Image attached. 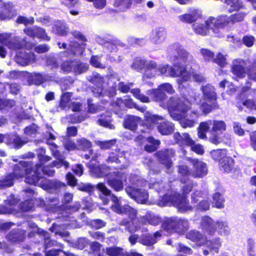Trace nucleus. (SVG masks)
Here are the masks:
<instances>
[{
	"label": "nucleus",
	"mask_w": 256,
	"mask_h": 256,
	"mask_svg": "<svg viewBox=\"0 0 256 256\" xmlns=\"http://www.w3.org/2000/svg\"><path fill=\"white\" fill-rule=\"evenodd\" d=\"M173 48H176L177 56L171 58L170 61L174 66L168 64L158 65L152 60H144V76L148 78L154 77L156 75L162 74L172 78L180 77L177 80L178 88L180 92L185 88L184 83L190 81L192 78L198 82L204 80V77L198 74L192 68L190 64H194V60L190 53L184 50L178 44H175L169 48V51L172 52Z\"/></svg>",
	"instance_id": "obj_1"
},
{
	"label": "nucleus",
	"mask_w": 256,
	"mask_h": 256,
	"mask_svg": "<svg viewBox=\"0 0 256 256\" xmlns=\"http://www.w3.org/2000/svg\"><path fill=\"white\" fill-rule=\"evenodd\" d=\"M196 100L195 96H190L182 98L172 96L168 100L166 106L160 104V106L166 108L172 118L180 121L182 127L190 128L197 123L200 116V112L192 107V102Z\"/></svg>",
	"instance_id": "obj_2"
},
{
	"label": "nucleus",
	"mask_w": 256,
	"mask_h": 256,
	"mask_svg": "<svg viewBox=\"0 0 256 256\" xmlns=\"http://www.w3.org/2000/svg\"><path fill=\"white\" fill-rule=\"evenodd\" d=\"M54 171L48 166L42 168L41 164L35 165L30 175L26 177L25 182L30 184L38 186L42 189L50 192H53L54 190H57L66 186L64 183L58 180H50L42 177V175L53 176Z\"/></svg>",
	"instance_id": "obj_3"
},
{
	"label": "nucleus",
	"mask_w": 256,
	"mask_h": 256,
	"mask_svg": "<svg viewBox=\"0 0 256 256\" xmlns=\"http://www.w3.org/2000/svg\"><path fill=\"white\" fill-rule=\"evenodd\" d=\"M111 200L114 202L112 206V210L118 214H125L128 215L132 220L128 222L126 220H122L120 222V226H126V230L130 232H136L142 229V232H146L147 228L145 227H141L140 224H136L137 210L128 205L121 206L120 198H118L114 194L110 195Z\"/></svg>",
	"instance_id": "obj_4"
},
{
	"label": "nucleus",
	"mask_w": 256,
	"mask_h": 256,
	"mask_svg": "<svg viewBox=\"0 0 256 256\" xmlns=\"http://www.w3.org/2000/svg\"><path fill=\"white\" fill-rule=\"evenodd\" d=\"M154 202L160 206L172 205L182 212H190L193 209L192 206L190 205L186 196L180 195L174 190L168 192L163 197L160 196Z\"/></svg>",
	"instance_id": "obj_5"
},
{
	"label": "nucleus",
	"mask_w": 256,
	"mask_h": 256,
	"mask_svg": "<svg viewBox=\"0 0 256 256\" xmlns=\"http://www.w3.org/2000/svg\"><path fill=\"white\" fill-rule=\"evenodd\" d=\"M32 164L29 162L20 161L16 164L14 168L12 173H10L0 179V188L12 186L15 180H20L25 176H28V172Z\"/></svg>",
	"instance_id": "obj_6"
},
{
	"label": "nucleus",
	"mask_w": 256,
	"mask_h": 256,
	"mask_svg": "<svg viewBox=\"0 0 256 256\" xmlns=\"http://www.w3.org/2000/svg\"><path fill=\"white\" fill-rule=\"evenodd\" d=\"M144 120L146 125L150 127L152 124H157V130L162 135H168L174 130V126L172 122L163 120V118L158 116L153 115L149 112H146L144 114Z\"/></svg>",
	"instance_id": "obj_7"
},
{
	"label": "nucleus",
	"mask_w": 256,
	"mask_h": 256,
	"mask_svg": "<svg viewBox=\"0 0 256 256\" xmlns=\"http://www.w3.org/2000/svg\"><path fill=\"white\" fill-rule=\"evenodd\" d=\"M163 228L168 233L176 232L183 234L189 228L188 220L178 217L167 218L162 224Z\"/></svg>",
	"instance_id": "obj_8"
},
{
	"label": "nucleus",
	"mask_w": 256,
	"mask_h": 256,
	"mask_svg": "<svg viewBox=\"0 0 256 256\" xmlns=\"http://www.w3.org/2000/svg\"><path fill=\"white\" fill-rule=\"evenodd\" d=\"M47 129L48 136V137L47 140V144L50 146V150L52 151L54 156L58 160L52 162L51 167L56 166L59 168L62 166H64L65 168H67L69 167V163L64 160L63 156H62L57 150V145L52 142V140L56 138L50 132V130H52L50 127H48Z\"/></svg>",
	"instance_id": "obj_9"
},
{
	"label": "nucleus",
	"mask_w": 256,
	"mask_h": 256,
	"mask_svg": "<svg viewBox=\"0 0 256 256\" xmlns=\"http://www.w3.org/2000/svg\"><path fill=\"white\" fill-rule=\"evenodd\" d=\"M231 22L230 16L226 14H222L217 18L210 17L206 20V25L218 36H222L221 30Z\"/></svg>",
	"instance_id": "obj_10"
},
{
	"label": "nucleus",
	"mask_w": 256,
	"mask_h": 256,
	"mask_svg": "<svg viewBox=\"0 0 256 256\" xmlns=\"http://www.w3.org/2000/svg\"><path fill=\"white\" fill-rule=\"evenodd\" d=\"M212 156L214 160H220V168L221 171L230 172L233 168L234 160L230 157L224 156L225 150H216L213 151Z\"/></svg>",
	"instance_id": "obj_11"
},
{
	"label": "nucleus",
	"mask_w": 256,
	"mask_h": 256,
	"mask_svg": "<svg viewBox=\"0 0 256 256\" xmlns=\"http://www.w3.org/2000/svg\"><path fill=\"white\" fill-rule=\"evenodd\" d=\"M126 176L125 174L117 172L109 173L106 181L108 184L116 192L121 191L124 188V182L126 181Z\"/></svg>",
	"instance_id": "obj_12"
},
{
	"label": "nucleus",
	"mask_w": 256,
	"mask_h": 256,
	"mask_svg": "<svg viewBox=\"0 0 256 256\" xmlns=\"http://www.w3.org/2000/svg\"><path fill=\"white\" fill-rule=\"evenodd\" d=\"M128 195L135 200L138 203L146 204L148 198V194L144 189L136 188L132 186L126 188Z\"/></svg>",
	"instance_id": "obj_13"
},
{
	"label": "nucleus",
	"mask_w": 256,
	"mask_h": 256,
	"mask_svg": "<svg viewBox=\"0 0 256 256\" xmlns=\"http://www.w3.org/2000/svg\"><path fill=\"white\" fill-rule=\"evenodd\" d=\"M193 169L191 172V176L194 178H201L205 176L208 172L206 164L202 161L196 159H192Z\"/></svg>",
	"instance_id": "obj_14"
},
{
	"label": "nucleus",
	"mask_w": 256,
	"mask_h": 256,
	"mask_svg": "<svg viewBox=\"0 0 256 256\" xmlns=\"http://www.w3.org/2000/svg\"><path fill=\"white\" fill-rule=\"evenodd\" d=\"M89 80L94 84L96 87L94 88L92 92L96 96H100L104 95V91L102 88L104 84V78L98 73H94L90 76Z\"/></svg>",
	"instance_id": "obj_15"
},
{
	"label": "nucleus",
	"mask_w": 256,
	"mask_h": 256,
	"mask_svg": "<svg viewBox=\"0 0 256 256\" xmlns=\"http://www.w3.org/2000/svg\"><path fill=\"white\" fill-rule=\"evenodd\" d=\"M26 77H28V82L30 85L32 84L40 85L44 82L52 81L54 80V78L53 76L36 72L32 74L27 73Z\"/></svg>",
	"instance_id": "obj_16"
},
{
	"label": "nucleus",
	"mask_w": 256,
	"mask_h": 256,
	"mask_svg": "<svg viewBox=\"0 0 256 256\" xmlns=\"http://www.w3.org/2000/svg\"><path fill=\"white\" fill-rule=\"evenodd\" d=\"M158 160L164 164L166 168H170L172 164V158L174 156V152L172 150L166 149L159 151L156 154Z\"/></svg>",
	"instance_id": "obj_17"
},
{
	"label": "nucleus",
	"mask_w": 256,
	"mask_h": 256,
	"mask_svg": "<svg viewBox=\"0 0 256 256\" xmlns=\"http://www.w3.org/2000/svg\"><path fill=\"white\" fill-rule=\"evenodd\" d=\"M201 16V12L198 9L190 8L188 13L180 15L178 16L179 20L185 23H192L196 21Z\"/></svg>",
	"instance_id": "obj_18"
},
{
	"label": "nucleus",
	"mask_w": 256,
	"mask_h": 256,
	"mask_svg": "<svg viewBox=\"0 0 256 256\" xmlns=\"http://www.w3.org/2000/svg\"><path fill=\"white\" fill-rule=\"evenodd\" d=\"M36 60L35 54L32 52H21L18 54L16 58V62L22 66L34 63Z\"/></svg>",
	"instance_id": "obj_19"
},
{
	"label": "nucleus",
	"mask_w": 256,
	"mask_h": 256,
	"mask_svg": "<svg viewBox=\"0 0 256 256\" xmlns=\"http://www.w3.org/2000/svg\"><path fill=\"white\" fill-rule=\"evenodd\" d=\"M166 38V32L163 28H158L152 30L150 36V41L154 44H160L163 43Z\"/></svg>",
	"instance_id": "obj_20"
},
{
	"label": "nucleus",
	"mask_w": 256,
	"mask_h": 256,
	"mask_svg": "<svg viewBox=\"0 0 256 256\" xmlns=\"http://www.w3.org/2000/svg\"><path fill=\"white\" fill-rule=\"evenodd\" d=\"M138 221L142 225L149 224L152 226H156L161 222V218L158 216L154 213L148 212L144 216L138 218Z\"/></svg>",
	"instance_id": "obj_21"
},
{
	"label": "nucleus",
	"mask_w": 256,
	"mask_h": 256,
	"mask_svg": "<svg viewBox=\"0 0 256 256\" xmlns=\"http://www.w3.org/2000/svg\"><path fill=\"white\" fill-rule=\"evenodd\" d=\"M24 33L32 37H36L44 40H49L50 37L47 36L45 30L41 28H27L24 30Z\"/></svg>",
	"instance_id": "obj_22"
},
{
	"label": "nucleus",
	"mask_w": 256,
	"mask_h": 256,
	"mask_svg": "<svg viewBox=\"0 0 256 256\" xmlns=\"http://www.w3.org/2000/svg\"><path fill=\"white\" fill-rule=\"evenodd\" d=\"M105 252L109 256H140L137 252H126L122 248L117 246L106 248Z\"/></svg>",
	"instance_id": "obj_23"
},
{
	"label": "nucleus",
	"mask_w": 256,
	"mask_h": 256,
	"mask_svg": "<svg viewBox=\"0 0 256 256\" xmlns=\"http://www.w3.org/2000/svg\"><path fill=\"white\" fill-rule=\"evenodd\" d=\"M200 226L210 235L214 234L216 231V222L208 216H205L202 218Z\"/></svg>",
	"instance_id": "obj_24"
},
{
	"label": "nucleus",
	"mask_w": 256,
	"mask_h": 256,
	"mask_svg": "<svg viewBox=\"0 0 256 256\" xmlns=\"http://www.w3.org/2000/svg\"><path fill=\"white\" fill-rule=\"evenodd\" d=\"M26 232L20 228H16L11 230L6 236V238L10 242H22L26 237Z\"/></svg>",
	"instance_id": "obj_25"
},
{
	"label": "nucleus",
	"mask_w": 256,
	"mask_h": 256,
	"mask_svg": "<svg viewBox=\"0 0 256 256\" xmlns=\"http://www.w3.org/2000/svg\"><path fill=\"white\" fill-rule=\"evenodd\" d=\"M162 232L161 230L156 232L153 235L149 234L142 236L140 242L143 244L151 246L156 244L162 237Z\"/></svg>",
	"instance_id": "obj_26"
},
{
	"label": "nucleus",
	"mask_w": 256,
	"mask_h": 256,
	"mask_svg": "<svg viewBox=\"0 0 256 256\" xmlns=\"http://www.w3.org/2000/svg\"><path fill=\"white\" fill-rule=\"evenodd\" d=\"M246 62L242 59H236L233 62L232 72L234 74L239 78L243 77L245 74L244 66H246Z\"/></svg>",
	"instance_id": "obj_27"
},
{
	"label": "nucleus",
	"mask_w": 256,
	"mask_h": 256,
	"mask_svg": "<svg viewBox=\"0 0 256 256\" xmlns=\"http://www.w3.org/2000/svg\"><path fill=\"white\" fill-rule=\"evenodd\" d=\"M201 90L203 93L204 98L210 102H216L217 99L216 94L214 87L210 84L202 86Z\"/></svg>",
	"instance_id": "obj_28"
},
{
	"label": "nucleus",
	"mask_w": 256,
	"mask_h": 256,
	"mask_svg": "<svg viewBox=\"0 0 256 256\" xmlns=\"http://www.w3.org/2000/svg\"><path fill=\"white\" fill-rule=\"evenodd\" d=\"M186 238L200 246L204 245L206 242V238L196 230L190 231L186 234Z\"/></svg>",
	"instance_id": "obj_29"
},
{
	"label": "nucleus",
	"mask_w": 256,
	"mask_h": 256,
	"mask_svg": "<svg viewBox=\"0 0 256 256\" xmlns=\"http://www.w3.org/2000/svg\"><path fill=\"white\" fill-rule=\"evenodd\" d=\"M98 42L106 47L110 52H116L118 50V46L124 47V44L120 40L114 39L110 41H108L103 39H99Z\"/></svg>",
	"instance_id": "obj_30"
},
{
	"label": "nucleus",
	"mask_w": 256,
	"mask_h": 256,
	"mask_svg": "<svg viewBox=\"0 0 256 256\" xmlns=\"http://www.w3.org/2000/svg\"><path fill=\"white\" fill-rule=\"evenodd\" d=\"M90 172L96 177H103L107 176V172L108 170V167L105 166H99L96 164H91L89 166Z\"/></svg>",
	"instance_id": "obj_31"
},
{
	"label": "nucleus",
	"mask_w": 256,
	"mask_h": 256,
	"mask_svg": "<svg viewBox=\"0 0 256 256\" xmlns=\"http://www.w3.org/2000/svg\"><path fill=\"white\" fill-rule=\"evenodd\" d=\"M142 122V118L138 116H129L125 120L124 126L126 128L134 131L136 129L138 124Z\"/></svg>",
	"instance_id": "obj_32"
},
{
	"label": "nucleus",
	"mask_w": 256,
	"mask_h": 256,
	"mask_svg": "<svg viewBox=\"0 0 256 256\" xmlns=\"http://www.w3.org/2000/svg\"><path fill=\"white\" fill-rule=\"evenodd\" d=\"M16 14L12 4H5L0 12V20L10 19Z\"/></svg>",
	"instance_id": "obj_33"
},
{
	"label": "nucleus",
	"mask_w": 256,
	"mask_h": 256,
	"mask_svg": "<svg viewBox=\"0 0 256 256\" xmlns=\"http://www.w3.org/2000/svg\"><path fill=\"white\" fill-rule=\"evenodd\" d=\"M216 230L222 236H226L230 234V228L227 222L222 220L216 222Z\"/></svg>",
	"instance_id": "obj_34"
},
{
	"label": "nucleus",
	"mask_w": 256,
	"mask_h": 256,
	"mask_svg": "<svg viewBox=\"0 0 256 256\" xmlns=\"http://www.w3.org/2000/svg\"><path fill=\"white\" fill-rule=\"evenodd\" d=\"M147 94L151 96L154 100L156 102H162L167 98L166 94L160 89L159 86L158 88L148 90Z\"/></svg>",
	"instance_id": "obj_35"
},
{
	"label": "nucleus",
	"mask_w": 256,
	"mask_h": 256,
	"mask_svg": "<svg viewBox=\"0 0 256 256\" xmlns=\"http://www.w3.org/2000/svg\"><path fill=\"white\" fill-rule=\"evenodd\" d=\"M148 186L150 188L154 189L156 190V192L158 193L160 192H164L166 190L167 191L166 193L164 195V196L168 192H170L172 190H174L173 188H170L169 190V187L170 186L167 184L166 186V184L162 182H150L148 184Z\"/></svg>",
	"instance_id": "obj_36"
},
{
	"label": "nucleus",
	"mask_w": 256,
	"mask_h": 256,
	"mask_svg": "<svg viewBox=\"0 0 256 256\" xmlns=\"http://www.w3.org/2000/svg\"><path fill=\"white\" fill-rule=\"evenodd\" d=\"M178 178L181 182H186L188 181L189 178L188 176L191 175V172L188 169L187 166L185 164H180L178 166Z\"/></svg>",
	"instance_id": "obj_37"
},
{
	"label": "nucleus",
	"mask_w": 256,
	"mask_h": 256,
	"mask_svg": "<svg viewBox=\"0 0 256 256\" xmlns=\"http://www.w3.org/2000/svg\"><path fill=\"white\" fill-rule=\"evenodd\" d=\"M204 245H206L210 251L218 253L219 248L222 246L221 240L218 237L211 240H208L206 239V242Z\"/></svg>",
	"instance_id": "obj_38"
},
{
	"label": "nucleus",
	"mask_w": 256,
	"mask_h": 256,
	"mask_svg": "<svg viewBox=\"0 0 256 256\" xmlns=\"http://www.w3.org/2000/svg\"><path fill=\"white\" fill-rule=\"evenodd\" d=\"M25 43L24 40H20L18 37H14L10 38L6 45L9 48L15 50L23 48Z\"/></svg>",
	"instance_id": "obj_39"
},
{
	"label": "nucleus",
	"mask_w": 256,
	"mask_h": 256,
	"mask_svg": "<svg viewBox=\"0 0 256 256\" xmlns=\"http://www.w3.org/2000/svg\"><path fill=\"white\" fill-rule=\"evenodd\" d=\"M212 124V120L202 122L200 124L198 128V136L199 138L204 139L206 138V133L210 130Z\"/></svg>",
	"instance_id": "obj_40"
},
{
	"label": "nucleus",
	"mask_w": 256,
	"mask_h": 256,
	"mask_svg": "<svg viewBox=\"0 0 256 256\" xmlns=\"http://www.w3.org/2000/svg\"><path fill=\"white\" fill-rule=\"evenodd\" d=\"M224 2L229 7L228 10L230 12L244 8V6L240 0H225Z\"/></svg>",
	"instance_id": "obj_41"
},
{
	"label": "nucleus",
	"mask_w": 256,
	"mask_h": 256,
	"mask_svg": "<svg viewBox=\"0 0 256 256\" xmlns=\"http://www.w3.org/2000/svg\"><path fill=\"white\" fill-rule=\"evenodd\" d=\"M146 141L148 144L145 146L144 149L148 152H153L156 150L160 144V140L154 139L153 137L147 138Z\"/></svg>",
	"instance_id": "obj_42"
},
{
	"label": "nucleus",
	"mask_w": 256,
	"mask_h": 256,
	"mask_svg": "<svg viewBox=\"0 0 256 256\" xmlns=\"http://www.w3.org/2000/svg\"><path fill=\"white\" fill-rule=\"evenodd\" d=\"M211 132L222 133L226 130V124L224 121L218 120H212Z\"/></svg>",
	"instance_id": "obj_43"
},
{
	"label": "nucleus",
	"mask_w": 256,
	"mask_h": 256,
	"mask_svg": "<svg viewBox=\"0 0 256 256\" xmlns=\"http://www.w3.org/2000/svg\"><path fill=\"white\" fill-rule=\"evenodd\" d=\"M66 24L62 22H56L53 26V32L60 36H64L68 32Z\"/></svg>",
	"instance_id": "obj_44"
},
{
	"label": "nucleus",
	"mask_w": 256,
	"mask_h": 256,
	"mask_svg": "<svg viewBox=\"0 0 256 256\" xmlns=\"http://www.w3.org/2000/svg\"><path fill=\"white\" fill-rule=\"evenodd\" d=\"M254 92H252L250 94V92H247L245 93L243 96H242V90H241V92L240 95V98L242 100V105L244 106H246V108H250V109H254L256 110V104L254 102L250 100H244V99L246 98H247L248 96L251 95L252 96H253Z\"/></svg>",
	"instance_id": "obj_45"
},
{
	"label": "nucleus",
	"mask_w": 256,
	"mask_h": 256,
	"mask_svg": "<svg viewBox=\"0 0 256 256\" xmlns=\"http://www.w3.org/2000/svg\"><path fill=\"white\" fill-rule=\"evenodd\" d=\"M192 28L194 31L198 34L202 36H206L208 34L209 30H211L206 24L196 23L192 25Z\"/></svg>",
	"instance_id": "obj_46"
},
{
	"label": "nucleus",
	"mask_w": 256,
	"mask_h": 256,
	"mask_svg": "<svg viewBox=\"0 0 256 256\" xmlns=\"http://www.w3.org/2000/svg\"><path fill=\"white\" fill-rule=\"evenodd\" d=\"M72 96V93L64 92L61 96L59 106L62 110H64L70 105V100Z\"/></svg>",
	"instance_id": "obj_47"
},
{
	"label": "nucleus",
	"mask_w": 256,
	"mask_h": 256,
	"mask_svg": "<svg viewBox=\"0 0 256 256\" xmlns=\"http://www.w3.org/2000/svg\"><path fill=\"white\" fill-rule=\"evenodd\" d=\"M212 204L218 208H222L224 207V200L222 194L219 192H216L214 194L212 197Z\"/></svg>",
	"instance_id": "obj_48"
},
{
	"label": "nucleus",
	"mask_w": 256,
	"mask_h": 256,
	"mask_svg": "<svg viewBox=\"0 0 256 256\" xmlns=\"http://www.w3.org/2000/svg\"><path fill=\"white\" fill-rule=\"evenodd\" d=\"M131 4V0H115L113 6L120 11H124L128 9Z\"/></svg>",
	"instance_id": "obj_49"
},
{
	"label": "nucleus",
	"mask_w": 256,
	"mask_h": 256,
	"mask_svg": "<svg viewBox=\"0 0 256 256\" xmlns=\"http://www.w3.org/2000/svg\"><path fill=\"white\" fill-rule=\"evenodd\" d=\"M130 92L132 94L133 96L142 102L148 103L150 102V98L148 96L142 94L140 92V90L138 88L132 89L130 90Z\"/></svg>",
	"instance_id": "obj_50"
},
{
	"label": "nucleus",
	"mask_w": 256,
	"mask_h": 256,
	"mask_svg": "<svg viewBox=\"0 0 256 256\" xmlns=\"http://www.w3.org/2000/svg\"><path fill=\"white\" fill-rule=\"evenodd\" d=\"M50 230L54 232L56 235H59L60 237L63 238L64 240L69 242V240L66 238L69 236V232L67 231H60V226L56 224H53L52 226L50 228Z\"/></svg>",
	"instance_id": "obj_51"
},
{
	"label": "nucleus",
	"mask_w": 256,
	"mask_h": 256,
	"mask_svg": "<svg viewBox=\"0 0 256 256\" xmlns=\"http://www.w3.org/2000/svg\"><path fill=\"white\" fill-rule=\"evenodd\" d=\"M9 138V142L13 144L14 146L16 148H20L23 144L27 142V141L22 140L16 134L10 136Z\"/></svg>",
	"instance_id": "obj_52"
},
{
	"label": "nucleus",
	"mask_w": 256,
	"mask_h": 256,
	"mask_svg": "<svg viewBox=\"0 0 256 256\" xmlns=\"http://www.w3.org/2000/svg\"><path fill=\"white\" fill-rule=\"evenodd\" d=\"M122 154V153H120L118 154H118L114 152H111L109 156L106 160V162L108 163H112L116 162V164L121 163L123 162V160H124V158H122L121 155Z\"/></svg>",
	"instance_id": "obj_53"
},
{
	"label": "nucleus",
	"mask_w": 256,
	"mask_h": 256,
	"mask_svg": "<svg viewBox=\"0 0 256 256\" xmlns=\"http://www.w3.org/2000/svg\"><path fill=\"white\" fill-rule=\"evenodd\" d=\"M98 124L102 126L108 128L110 129H114V126L110 124V117L106 116L104 115H102L98 121Z\"/></svg>",
	"instance_id": "obj_54"
},
{
	"label": "nucleus",
	"mask_w": 256,
	"mask_h": 256,
	"mask_svg": "<svg viewBox=\"0 0 256 256\" xmlns=\"http://www.w3.org/2000/svg\"><path fill=\"white\" fill-rule=\"evenodd\" d=\"M88 240L86 238H80L76 241L72 242V246L80 250H82L88 244Z\"/></svg>",
	"instance_id": "obj_55"
},
{
	"label": "nucleus",
	"mask_w": 256,
	"mask_h": 256,
	"mask_svg": "<svg viewBox=\"0 0 256 256\" xmlns=\"http://www.w3.org/2000/svg\"><path fill=\"white\" fill-rule=\"evenodd\" d=\"M213 62L220 67H224L227 64L226 55H224L220 52L217 54L216 58H213Z\"/></svg>",
	"instance_id": "obj_56"
},
{
	"label": "nucleus",
	"mask_w": 256,
	"mask_h": 256,
	"mask_svg": "<svg viewBox=\"0 0 256 256\" xmlns=\"http://www.w3.org/2000/svg\"><path fill=\"white\" fill-rule=\"evenodd\" d=\"M248 12H240L232 14L230 16L231 22L232 24L238 22L242 21L245 16H246Z\"/></svg>",
	"instance_id": "obj_57"
},
{
	"label": "nucleus",
	"mask_w": 256,
	"mask_h": 256,
	"mask_svg": "<svg viewBox=\"0 0 256 256\" xmlns=\"http://www.w3.org/2000/svg\"><path fill=\"white\" fill-rule=\"evenodd\" d=\"M38 131V127L35 124L27 126L24 129V134L28 136L34 138Z\"/></svg>",
	"instance_id": "obj_58"
},
{
	"label": "nucleus",
	"mask_w": 256,
	"mask_h": 256,
	"mask_svg": "<svg viewBox=\"0 0 256 256\" xmlns=\"http://www.w3.org/2000/svg\"><path fill=\"white\" fill-rule=\"evenodd\" d=\"M90 64L94 67L104 68H106V64L100 62V57L98 56H93L90 60Z\"/></svg>",
	"instance_id": "obj_59"
},
{
	"label": "nucleus",
	"mask_w": 256,
	"mask_h": 256,
	"mask_svg": "<svg viewBox=\"0 0 256 256\" xmlns=\"http://www.w3.org/2000/svg\"><path fill=\"white\" fill-rule=\"evenodd\" d=\"M116 140H112L106 141H96V144L100 147L101 149H108L111 148L115 144Z\"/></svg>",
	"instance_id": "obj_60"
},
{
	"label": "nucleus",
	"mask_w": 256,
	"mask_h": 256,
	"mask_svg": "<svg viewBox=\"0 0 256 256\" xmlns=\"http://www.w3.org/2000/svg\"><path fill=\"white\" fill-rule=\"evenodd\" d=\"M130 181L133 184L143 187L145 186L148 183L146 180L139 178L136 175L132 176L130 178Z\"/></svg>",
	"instance_id": "obj_61"
},
{
	"label": "nucleus",
	"mask_w": 256,
	"mask_h": 256,
	"mask_svg": "<svg viewBox=\"0 0 256 256\" xmlns=\"http://www.w3.org/2000/svg\"><path fill=\"white\" fill-rule=\"evenodd\" d=\"M34 206V202L32 199L25 200L20 204V208L22 212L31 210Z\"/></svg>",
	"instance_id": "obj_62"
},
{
	"label": "nucleus",
	"mask_w": 256,
	"mask_h": 256,
	"mask_svg": "<svg viewBox=\"0 0 256 256\" xmlns=\"http://www.w3.org/2000/svg\"><path fill=\"white\" fill-rule=\"evenodd\" d=\"M160 89L162 90L164 93L165 92L169 94H172L175 92V90L172 86L168 82L164 83L159 86Z\"/></svg>",
	"instance_id": "obj_63"
},
{
	"label": "nucleus",
	"mask_w": 256,
	"mask_h": 256,
	"mask_svg": "<svg viewBox=\"0 0 256 256\" xmlns=\"http://www.w3.org/2000/svg\"><path fill=\"white\" fill-rule=\"evenodd\" d=\"M76 64L75 61H66L61 65V68L64 72H69L74 70V68Z\"/></svg>",
	"instance_id": "obj_64"
}]
</instances>
